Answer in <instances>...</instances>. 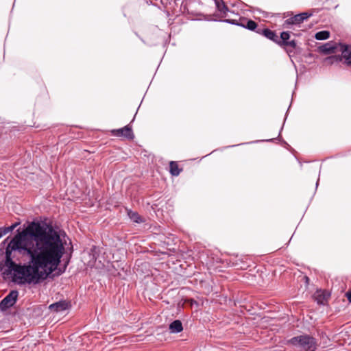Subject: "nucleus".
Returning a JSON list of instances; mask_svg holds the SVG:
<instances>
[{
    "label": "nucleus",
    "instance_id": "4",
    "mask_svg": "<svg viewBox=\"0 0 351 351\" xmlns=\"http://www.w3.org/2000/svg\"><path fill=\"white\" fill-rule=\"evenodd\" d=\"M311 16L312 14L308 12H302L296 14L285 20L283 23V27L285 28H290V26L292 25H300Z\"/></svg>",
    "mask_w": 351,
    "mask_h": 351
},
{
    "label": "nucleus",
    "instance_id": "8",
    "mask_svg": "<svg viewBox=\"0 0 351 351\" xmlns=\"http://www.w3.org/2000/svg\"><path fill=\"white\" fill-rule=\"evenodd\" d=\"M339 43L328 42L320 46L319 49L324 54H330L339 51Z\"/></svg>",
    "mask_w": 351,
    "mask_h": 351
},
{
    "label": "nucleus",
    "instance_id": "17",
    "mask_svg": "<svg viewBox=\"0 0 351 351\" xmlns=\"http://www.w3.org/2000/svg\"><path fill=\"white\" fill-rule=\"evenodd\" d=\"M330 37V32L326 30L318 32L315 34V38L318 40H326Z\"/></svg>",
    "mask_w": 351,
    "mask_h": 351
},
{
    "label": "nucleus",
    "instance_id": "12",
    "mask_svg": "<svg viewBox=\"0 0 351 351\" xmlns=\"http://www.w3.org/2000/svg\"><path fill=\"white\" fill-rule=\"evenodd\" d=\"M169 328L171 333H178L182 331L183 326L182 322L177 319L174 320L169 324Z\"/></svg>",
    "mask_w": 351,
    "mask_h": 351
},
{
    "label": "nucleus",
    "instance_id": "21",
    "mask_svg": "<svg viewBox=\"0 0 351 351\" xmlns=\"http://www.w3.org/2000/svg\"><path fill=\"white\" fill-rule=\"evenodd\" d=\"M346 296L348 298V301L351 302V290L346 293Z\"/></svg>",
    "mask_w": 351,
    "mask_h": 351
},
{
    "label": "nucleus",
    "instance_id": "6",
    "mask_svg": "<svg viewBox=\"0 0 351 351\" xmlns=\"http://www.w3.org/2000/svg\"><path fill=\"white\" fill-rule=\"evenodd\" d=\"M19 292L16 290H12L0 302V308L2 310L12 307L16 302Z\"/></svg>",
    "mask_w": 351,
    "mask_h": 351
},
{
    "label": "nucleus",
    "instance_id": "20",
    "mask_svg": "<svg viewBox=\"0 0 351 351\" xmlns=\"http://www.w3.org/2000/svg\"><path fill=\"white\" fill-rule=\"evenodd\" d=\"M5 234H5V230H4V228H0V239H1L3 236H4V235H5Z\"/></svg>",
    "mask_w": 351,
    "mask_h": 351
},
{
    "label": "nucleus",
    "instance_id": "2",
    "mask_svg": "<svg viewBox=\"0 0 351 351\" xmlns=\"http://www.w3.org/2000/svg\"><path fill=\"white\" fill-rule=\"evenodd\" d=\"M288 343L300 347L304 351H315L317 346L316 339L308 335L293 337L288 340Z\"/></svg>",
    "mask_w": 351,
    "mask_h": 351
},
{
    "label": "nucleus",
    "instance_id": "22",
    "mask_svg": "<svg viewBox=\"0 0 351 351\" xmlns=\"http://www.w3.org/2000/svg\"><path fill=\"white\" fill-rule=\"evenodd\" d=\"M318 183H319V179L317 180V181L316 182V188L318 186Z\"/></svg>",
    "mask_w": 351,
    "mask_h": 351
},
{
    "label": "nucleus",
    "instance_id": "1",
    "mask_svg": "<svg viewBox=\"0 0 351 351\" xmlns=\"http://www.w3.org/2000/svg\"><path fill=\"white\" fill-rule=\"evenodd\" d=\"M64 250L58 231L33 222L6 247L2 275L18 285L38 283L58 267Z\"/></svg>",
    "mask_w": 351,
    "mask_h": 351
},
{
    "label": "nucleus",
    "instance_id": "9",
    "mask_svg": "<svg viewBox=\"0 0 351 351\" xmlns=\"http://www.w3.org/2000/svg\"><path fill=\"white\" fill-rule=\"evenodd\" d=\"M330 294L325 291V290H317L313 295V298L315 301L317 302L319 304H324L328 298H330Z\"/></svg>",
    "mask_w": 351,
    "mask_h": 351
},
{
    "label": "nucleus",
    "instance_id": "3",
    "mask_svg": "<svg viewBox=\"0 0 351 351\" xmlns=\"http://www.w3.org/2000/svg\"><path fill=\"white\" fill-rule=\"evenodd\" d=\"M339 51L341 52V56L335 55L327 57L325 62L328 64H333L341 62L343 58L345 63L351 66V45L339 43Z\"/></svg>",
    "mask_w": 351,
    "mask_h": 351
},
{
    "label": "nucleus",
    "instance_id": "16",
    "mask_svg": "<svg viewBox=\"0 0 351 351\" xmlns=\"http://www.w3.org/2000/svg\"><path fill=\"white\" fill-rule=\"evenodd\" d=\"M169 168H170V173L173 176H178L180 173L182 169L178 167V164L174 162L171 161L169 163Z\"/></svg>",
    "mask_w": 351,
    "mask_h": 351
},
{
    "label": "nucleus",
    "instance_id": "18",
    "mask_svg": "<svg viewBox=\"0 0 351 351\" xmlns=\"http://www.w3.org/2000/svg\"><path fill=\"white\" fill-rule=\"evenodd\" d=\"M128 216L130 218V219L135 223H140L143 222V219L136 212L130 210L128 212Z\"/></svg>",
    "mask_w": 351,
    "mask_h": 351
},
{
    "label": "nucleus",
    "instance_id": "19",
    "mask_svg": "<svg viewBox=\"0 0 351 351\" xmlns=\"http://www.w3.org/2000/svg\"><path fill=\"white\" fill-rule=\"evenodd\" d=\"M16 226H17V224L15 223V224H12V226H10L9 227L4 228L5 234H8V232H12L16 228Z\"/></svg>",
    "mask_w": 351,
    "mask_h": 351
},
{
    "label": "nucleus",
    "instance_id": "7",
    "mask_svg": "<svg viewBox=\"0 0 351 351\" xmlns=\"http://www.w3.org/2000/svg\"><path fill=\"white\" fill-rule=\"evenodd\" d=\"M111 133L115 136H123L128 139H133L134 137L132 128L129 125L122 128L112 130Z\"/></svg>",
    "mask_w": 351,
    "mask_h": 351
},
{
    "label": "nucleus",
    "instance_id": "13",
    "mask_svg": "<svg viewBox=\"0 0 351 351\" xmlns=\"http://www.w3.org/2000/svg\"><path fill=\"white\" fill-rule=\"evenodd\" d=\"M217 10L221 12V16H226L227 12L229 11L228 6L223 0H215Z\"/></svg>",
    "mask_w": 351,
    "mask_h": 351
},
{
    "label": "nucleus",
    "instance_id": "15",
    "mask_svg": "<svg viewBox=\"0 0 351 351\" xmlns=\"http://www.w3.org/2000/svg\"><path fill=\"white\" fill-rule=\"evenodd\" d=\"M290 38V32H282L280 33V36H278L277 45L280 47H282L283 44L289 40Z\"/></svg>",
    "mask_w": 351,
    "mask_h": 351
},
{
    "label": "nucleus",
    "instance_id": "11",
    "mask_svg": "<svg viewBox=\"0 0 351 351\" xmlns=\"http://www.w3.org/2000/svg\"><path fill=\"white\" fill-rule=\"evenodd\" d=\"M69 308V303L65 300L53 303L49 305V308L53 312L59 313L66 310Z\"/></svg>",
    "mask_w": 351,
    "mask_h": 351
},
{
    "label": "nucleus",
    "instance_id": "14",
    "mask_svg": "<svg viewBox=\"0 0 351 351\" xmlns=\"http://www.w3.org/2000/svg\"><path fill=\"white\" fill-rule=\"evenodd\" d=\"M282 47H283L290 56V53L293 52L297 47L296 41L295 40H288L283 44Z\"/></svg>",
    "mask_w": 351,
    "mask_h": 351
},
{
    "label": "nucleus",
    "instance_id": "5",
    "mask_svg": "<svg viewBox=\"0 0 351 351\" xmlns=\"http://www.w3.org/2000/svg\"><path fill=\"white\" fill-rule=\"evenodd\" d=\"M222 21L227 23L236 25L237 26H241L251 31L256 32V30L258 29L256 23L250 19H242L241 22H238L234 19H224Z\"/></svg>",
    "mask_w": 351,
    "mask_h": 351
},
{
    "label": "nucleus",
    "instance_id": "10",
    "mask_svg": "<svg viewBox=\"0 0 351 351\" xmlns=\"http://www.w3.org/2000/svg\"><path fill=\"white\" fill-rule=\"evenodd\" d=\"M256 32L258 34L264 36L267 38L274 41L277 44L278 35L275 33V32L267 28H258L256 30Z\"/></svg>",
    "mask_w": 351,
    "mask_h": 351
}]
</instances>
